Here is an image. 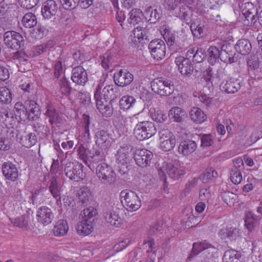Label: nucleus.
<instances>
[{"mask_svg":"<svg viewBox=\"0 0 262 262\" xmlns=\"http://www.w3.org/2000/svg\"><path fill=\"white\" fill-rule=\"evenodd\" d=\"M133 75L125 70H120L116 72L114 75L115 84L121 87L129 84L133 81Z\"/></svg>","mask_w":262,"mask_h":262,"instance_id":"dca6fc26","label":"nucleus"},{"mask_svg":"<svg viewBox=\"0 0 262 262\" xmlns=\"http://www.w3.org/2000/svg\"><path fill=\"white\" fill-rule=\"evenodd\" d=\"M128 162H117V171L118 172L124 177V178H126L128 176L129 167V165L128 163Z\"/></svg>","mask_w":262,"mask_h":262,"instance_id":"bf43d9fd","label":"nucleus"},{"mask_svg":"<svg viewBox=\"0 0 262 262\" xmlns=\"http://www.w3.org/2000/svg\"><path fill=\"white\" fill-rule=\"evenodd\" d=\"M69 229L68 223L66 221L59 220L53 228V233L55 236H62L65 235Z\"/></svg>","mask_w":262,"mask_h":262,"instance_id":"72a5a7b5","label":"nucleus"},{"mask_svg":"<svg viewBox=\"0 0 262 262\" xmlns=\"http://www.w3.org/2000/svg\"><path fill=\"white\" fill-rule=\"evenodd\" d=\"M78 156L80 159L87 165L88 164V161L90 158L89 155V150L87 148V145L85 144H79L77 147Z\"/></svg>","mask_w":262,"mask_h":262,"instance_id":"58836bf2","label":"nucleus"},{"mask_svg":"<svg viewBox=\"0 0 262 262\" xmlns=\"http://www.w3.org/2000/svg\"><path fill=\"white\" fill-rule=\"evenodd\" d=\"M256 216L251 211L246 213L245 217V225L249 230H252L254 228V224L257 220Z\"/></svg>","mask_w":262,"mask_h":262,"instance_id":"13d9d810","label":"nucleus"},{"mask_svg":"<svg viewBox=\"0 0 262 262\" xmlns=\"http://www.w3.org/2000/svg\"><path fill=\"white\" fill-rule=\"evenodd\" d=\"M235 50L242 55H246L251 51L252 47L250 42L246 39H241L237 41L235 45Z\"/></svg>","mask_w":262,"mask_h":262,"instance_id":"c85d7f7f","label":"nucleus"},{"mask_svg":"<svg viewBox=\"0 0 262 262\" xmlns=\"http://www.w3.org/2000/svg\"><path fill=\"white\" fill-rule=\"evenodd\" d=\"M241 18L244 24L247 26L254 25L258 20L259 21V13H252V14L241 15Z\"/></svg>","mask_w":262,"mask_h":262,"instance_id":"864d4df0","label":"nucleus"},{"mask_svg":"<svg viewBox=\"0 0 262 262\" xmlns=\"http://www.w3.org/2000/svg\"><path fill=\"white\" fill-rule=\"evenodd\" d=\"M152 91L161 96H168L172 94L174 86L172 82L168 79L157 78L151 83Z\"/></svg>","mask_w":262,"mask_h":262,"instance_id":"20e7f679","label":"nucleus"},{"mask_svg":"<svg viewBox=\"0 0 262 262\" xmlns=\"http://www.w3.org/2000/svg\"><path fill=\"white\" fill-rule=\"evenodd\" d=\"M176 145L175 138L161 140L160 147L165 151L172 149Z\"/></svg>","mask_w":262,"mask_h":262,"instance_id":"603ef678","label":"nucleus"},{"mask_svg":"<svg viewBox=\"0 0 262 262\" xmlns=\"http://www.w3.org/2000/svg\"><path fill=\"white\" fill-rule=\"evenodd\" d=\"M4 45L9 49L18 50L25 43L23 36L19 33L14 31L6 32L3 36Z\"/></svg>","mask_w":262,"mask_h":262,"instance_id":"39448f33","label":"nucleus"},{"mask_svg":"<svg viewBox=\"0 0 262 262\" xmlns=\"http://www.w3.org/2000/svg\"><path fill=\"white\" fill-rule=\"evenodd\" d=\"M162 14L161 8L149 6L144 11L145 18L151 24H155L159 20Z\"/></svg>","mask_w":262,"mask_h":262,"instance_id":"b1692460","label":"nucleus"},{"mask_svg":"<svg viewBox=\"0 0 262 262\" xmlns=\"http://www.w3.org/2000/svg\"><path fill=\"white\" fill-rule=\"evenodd\" d=\"M22 23L26 28H33L37 24L36 17L32 13H28L24 16L22 19Z\"/></svg>","mask_w":262,"mask_h":262,"instance_id":"37998d69","label":"nucleus"},{"mask_svg":"<svg viewBox=\"0 0 262 262\" xmlns=\"http://www.w3.org/2000/svg\"><path fill=\"white\" fill-rule=\"evenodd\" d=\"M90 158L94 163H98L105 160L104 152L101 149H96L92 155H90Z\"/></svg>","mask_w":262,"mask_h":262,"instance_id":"69168bd1","label":"nucleus"},{"mask_svg":"<svg viewBox=\"0 0 262 262\" xmlns=\"http://www.w3.org/2000/svg\"><path fill=\"white\" fill-rule=\"evenodd\" d=\"M220 88L222 91L227 94H234L240 89V82L238 79H230L222 82Z\"/></svg>","mask_w":262,"mask_h":262,"instance_id":"4be33fe9","label":"nucleus"},{"mask_svg":"<svg viewBox=\"0 0 262 262\" xmlns=\"http://www.w3.org/2000/svg\"><path fill=\"white\" fill-rule=\"evenodd\" d=\"M114 62V59L110 51L106 52L101 60V65L104 69L108 70Z\"/></svg>","mask_w":262,"mask_h":262,"instance_id":"680f3d73","label":"nucleus"},{"mask_svg":"<svg viewBox=\"0 0 262 262\" xmlns=\"http://www.w3.org/2000/svg\"><path fill=\"white\" fill-rule=\"evenodd\" d=\"M77 233L82 236L90 234L93 230V226L91 221H87L82 220L79 222L76 227Z\"/></svg>","mask_w":262,"mask_h":262,"instance_id":"cd10ccee","label":"nucleus"},{"mask_svg":"<svg viewBox=\"0 0 262 262\" xmlns=\"http://www.w3.org/2000/svg\"><path fill=\"white\" fill-rule=\"evenodd\" d=\"M103 217L105 221L113 226L118 227L122 223L119 211L117 209L114 210L112 207L106 209L103 213Z\"/></svg>","mask_w":262,"mask_h":262,"instance_id":"4468645a","label":"nucleus"},{"mask_svg":"<svg viewBox=\"0 0 262 262\" xmlns=\"http://www.w3.org/2000/svg\"><path fill=\"white\" fill-rule=\"evenodd\" d=\"M72 74L71 79L78 85H84L88 80L87 72L82 66L74 68Z\"/></svg>","mask_w":262,"mask_h":262,"instance_id":"f3484780","label":"nucleus"},{"mask_svg":"<svg viewBox=\"0 0 262 262\" xmlns=\"http://www.w3.org/2000/svg\"><path fill=\"white\" fill-rule=\"evenodd\" d=\"M79 201L84 206L87 205L89 201L90 191L86 187H82L80 189L78 192Z\"/></svg>","mask_w":262,"mask_h":262,"instance_id":"6e6d98bb","label":"nucleus"},{"mask_svg":"<svg viewBox=\"0 0 262 262\" xmlns=\"http://www.w3.org/2000/svg\"><path fill=\"white\" fill-rule=\"evenodd\" d=\"M20 107L25 108L28 113V119L30 120H36L40 114L39 105L34 101L27 100L23 105Z\"/></svg>","mask_w":262,"mask_h":262,"instance_id":"2eb2a0df","label":"nucleus"},{"mask_svg":"<svg viewBox=\"0 0 262 262\" xmlns=\"http://www.w3.org/2000/svg\"><path fill=\"white\" fill-rule=\"evenodd\" d=\"M96 174L99 180L103 184H111L115 179V173L111 166L105 163L97 165Z\"/></svg>","mask_w":262,"mask_h":262,"instance_id":"6e6552de","label":"nucleus"},{"mask_svg":"<svg viewBox=\"0 0 262 262\" xmlns=\"http://www.w3.org/2000/svg\"><path fill=\"white\" fill-rule=\"evenodd\" d=\"M37 142V137L33 133H29L20 138L23 146L29 148L35 145Z\"/></svg>","mask_w":262,"mask_h":262,"instance_id":"a19ab883","label":"nucleus"},{"mask_svg":"<svg viewBox=\"0 0 262 262\" xmlns=\"http://www.w3.org/2000/svg\"><path fill=\"white\" fill-rule=\"evenodd\" d=\"M45 115L49 119L51 125L56 124L59 122L58 113L53 105L51 104L47 105Z\"/></svg>","mask_w":262,"mask_h":262,"instance_id":"e433bc0d","label":"nucleus"},{"mask_svg":"<svg viewBox=\"0 0 262 262\" xmlns=\"http://www.w3.org/2000/svg\"><path fill=\"white\" fill-rule=\"evenodd\" d=\"M149 32L146 28L137 26L135 28L132 35V41L135 45L141 42L144 39L149 40Z\"/></svg>","mask_w":262,"mask_h":262,"instance_id":"aec40b11","label":"nucleus"},{"mask_svg":"<svg viewBox=\"0 0 262 262\" xmlns=\"http://www.w3.org/2000/svg\"><path fill=\"white\" fill-rule=\"evenodd\" d=\"M101 88L99 84L97 85L94 93V98L96 100V104L97 109L99 112L106 117H110L113 113V108L111 101L102 100L101 95Z\"/></svg>","mask_w":262,"mask_h":262,"instance_id":"423d86ee","label":"nucleus"},{"mask_svg":"<svg viewBox=\"0 0 262 262\" xmlns=\"http://www.w3.org/2000/svg\"><path fill=\"white\" fill-rule=\"evenodd\" d=\"M242 174L240 170L231 169L230 172V179L232 182L237 185L239 184L242 181Z\"/></svg>","mask_w":262,"mask_h":262,"instance_id":"0e129e2a","label":"nucleus"},{"mask_svg":"<svg viewBox=\"0 0 262 262\" xmlns=\"http://www.w3.org/2000/svg\"><path fill=\"white\" fill-rule=\"evenodd\" d=\"M49 189L53 197H57L61 194L60 185L55 177L49 181Z\"/></svg>","mask_w":262,"mask_h":262,"instance_id":"ea45409f","label":"nucleus"},{"mask_svg":"<svg viewBox=\"0 0 262 262\" xmlns=\"http://www.w3.org/2000/svg\"><path fill=\"white\" fill-rule=\"evenodd\" d=\"M33 128L34 130L37 132L42 138L48 136L50 133L49 128L39 122H36L34 124Z\"/></svg>","mask_w":262,"mask_h":262,"instance_id":"de8ad7c7","label":"nucleus"},{"mask_svg":"<svg viewBox=\"0 0 262 262\" xmlns=\"http://www.w3.org/2000/svg\"><path fill=\"white\" fill-rule=\"evenodd\" d=\"M59 89L61 93L64 95H70L72 91L70 86V81L66 78L63 77L59 81Z\"/></svg>","mask_w":262,"mask_h":262,"instance_id":"09e8293b","label":"nucleus"},{"mask_svg":"<svg viewBox=\"0 0 262 262\" xmlns=\"http://www.w3.org/2000/svg\"><path fill=\"white\" fill-rule=\"evenodd\" d=\"M208 53L211 59H213L215 61L219 58L221 59V51L217 47H210L208 50Z\"/></svg>","mask_w":262,"mask_h":262,"instance_id":"774afa93","label":"nucleus"},{"mask_svg":"<svg viewBox=\"0 0 262 262\" xmlns=\"http://www.w3.org/2000/svg\"><path fill=\"white\" fill-rule=\"evenodd\" d=\"M116 156L117 162H128L132 156L131 149L128 146L121 147L118 149Z\"/></svg>","mask_w":262,"mask_h":262,"instance_id":"c9c22d12","label":"nucleus"},{"mask_svg":"<svg viewBox=\"0 0 262 262\" xmlns=\"http://www.w3.org/2000/svg\"><path fill=\"white\" fill-rule=\"evenodd\" d=\"M120 196L122 204L129 211H136L141 207V201L133 191L123 190L121 191Z\"/></svg>","mask_w":262,"mask_h":262,"instance_id":"7ed1b4c3","label":"nucleus"},{"mask_svg":"<svg viewBox=\"0 0 262 262\" xmlns=\"http://www.w3.org/2000/svg\"><path fill=\"white\" fill-rule=\"evenodd\" d=\"M0 122L4 123L7 127H12L16 123V117L14 118L13 114L7 110L0 111Z\"/></svg>","mask_w":262,"mask_h":262,"instance_id":"bb28decb","label":"nucleus"},{"mask_svg":"<svg viewBox=\"0 0 262 262\" xmlns=\"http://www.w3.org/2000/svg\"><path fill=\"white\" fill-rule=\"evenodd\" d=\"M12 100V94L7 87L0 88V102L3 104H9Z\"/></svg>","mask_w":262,"mask_h":262,"instance_id":"49530a36","label":"nucleus"},{"mask_svg":"<svg viewBox=\"0 0 262 262\" xmlns=\"http://www.w3.org/2000/svg\"><path fill=\"white\" fill-rule=\"evenodd\" d=\"M152 157V152L146 149L136 150L134 156L136 164L142 167L149 166Z\"/></svg>","mask_w":262,"mask_h":262,"instance_id":"ddd939ff","label":"nucleus"},{"mask_svg":"<svg viewBox=\"0 0 262 262\" xmlns=\"http://www.w3.org/2000/svg\"><path fill=\"white\" fill-rule=\"evenodd\" d=\"M175 15L186 23H188L191 20V18L192 16V11L190 7L184 5L180 7L179 11L178 12H176Z\"/></svg>","mask_w":262,"mask_h":262,"instance_id":"c756f323","label":"nucleus"},{"mask_svg":"<svg viewBox=\"0 0 262 262\" xmlns=\"http://www.w3.org/2000/svg\"><path fill=\"white\" fill-rule=\"evenodd\" d=\"M30 216L28 213L15 218H10L9 220L14 226L20 228H26L28 226V221Z\"/></svg>","mask_w":262,"mask_h":262,"instance_id":"f704fd0d","label":"nucleus"},{"mask_svg":"<svg viewBox=\"0 0 262 262\" xmlns=\"http://www.w3.org/2000/svg\"><path fill=\"white\" fill-rule=\"evenodd\" d=\"M80 0H60L63 8L66 10H71L78 5Z\"/></svg>","mask_w":262,"mask_h":262,"instance_id":"e2e57ef3","label":"nucleus"},{"mask_svg":"<svg viewBox=\"0 0 262 262\" xmlns=\"http://www.w3.org/2000/svg\"><path fill=\"white\" fill-rule=\"evenodd\" d=\"M36 216L38 222L42 223L44 226L51 223L54 218V214L51 209L46 206L39 207L37 211Z\"/></svg>","mask_w":262,"mask_h":262,"instance_id":"a211bd4d","label":"nucleus"},{"mask_svg":"<svg viewBox=\"0 0 262 262\" xmlns=\"http://www.w3.org/2000/svg\"><path fill=\"white\" fill-rule=\"evenodd\" d=\"M175 62L178 66L181 74L184 76L190 77L193 74L196 76L198 71L195 70L188 58L179 56L176 58Z\"/></svg>","mask_w":262,"mask_h":262,"instance_id":"9b49d317","label":"nucleus"},{"mask_svg":"<svg viewBox=\"0 0 262 262\" xmlns=\"http://www.w3.org/2000/svg\"><path fill=\"white\" fill-rule=\"evenodd\" d=\"M138 97L130 95L123 96L119 101L120 107L121 109L128 110L133 107L137 102Z\"/></svg>","mask_w":262,"mask_h":262,"instance_id":"473e14b6","label":"nucleus"},{"mask_svg":"<svg viewBox=\"0 0 262 262\" xmlns=\"http://www.w3.org/2000/svg\"><path fill=\"white\" fill-rule=\"evenodd\" d=\"M96 144L102 148H107L111 145V137L107 131L100 129L95 134Z\"/></svg>","mask_w":262,"mask_h":262,"instance_id":"393cba45","label":"nucleus"},{"mask_svg":"<svg viewBox=\"0 0 262 262\" xmlns=\"http://www.w3.org/2000/svg\"><path fill=\"white\" fill-rule=\"evenodd\" d=\"M82 126L83 128L82 133V138L84 142H88L91 139L89 126L90 124V117L86 114H84L82 117Z\"/></svg>","mask_w":262,"mask_h":262,"instance_id":"4c0bfd02","label":"nucleus"},{"mask_svg":"<svg viewBox=\"0 0 262 262\" xmlns=\"http://www.w3.org/2000/svg\"><path fill=\"white\" fill-rule=\"evenodd\" d=\"M168 115L169 118L173 119L174 121L180 122L183 118L184 112L181 108L174 107L170 110Z\"/></svg>","mask_w":262,"mask_h":262,"instance_id":"79ce46f5","label":"nucleus"},{"mask_svg":"<svg viewBox=\"0 0 262 262\" xmlns=\"http://www.w3.org/2000/svg\"><path fill=\"white\" fill-rule=\"evenodd\" d=\"M13 138V130L8 132L6 136L0 137V150H9L12 147Z\"/></svg>","mask_w":262,"mask_h":262,"instance_id":"a878e982","label":"nucleus"},{"mask_svg":"<svg viewBox=\"0 0 262 262\" xmlns=\"http://www.w3.org/2000/svg\"><path fill=\"white\" fill-rule=\"evenodd\" d=\"M239 257L240 254L237 251L229 250L224 253L223 260L224 262H237Z\"/></svg>","mask_w":262,"mask_h":262,"instance_id":"8fccbe9b","label":"nucleus"},{"mask_svg":"<svg viewBox=\"0 0 262 262\" xmlns=\"http://www.w3.org/2000/svg\"><path fill=\"white\" fill-rule=\"evenodd\" d=\"M151 56L158 61L162 60L166 54V46L164 42L159 39L152 40L148 45Z\"/></svg>","mask_w":262,"mask_h":262,"instance_id":"9d476101","label":"nucleus"},{"mask_svg":"<svg viewBox=\"0 0 262 262\" xmlns=\"http://www.w3.org/2000/svg\"><path fill=\"white\" fill-rule=\"evenodd\" d=\"M157 132L155 123L151 121L139 122L136 125L134 134L140 141H143L153 136Z\"/></svg>","mask_w":262,"mask_h":262,"instance_id":"f03ea898","label":"nucleus"},{"mask_svg":"<svg viewBox=\"0 0 262 262\" xmlns=\"http://www.w3.org/2000/svg\"><path fill=\"white\" fill-rule=\"evenodd\" d=\"M239 8L241 10L242 15L257 13V8L251 2L242 3L239 5Z\"/></svg>","mask_w":262,"mask_h":262,"instance_id":"a18cd8bd","label":"nucleus"},{"mask_svg":"<svg viewBox=\"0 0 262 262\" xmlns=\"http://www.w3.org/2000/svg\"><path fill=\"white\" fill-rule=\"evenodd\" d=\"M83 168L84 166L77 161L68 162L63 166V173L70 180L79 182L86 177Z\"/></svg>","mask_w":262,"mask_h":262,"instance_id":"f257e3e1","label":"nucleus"},{"mask_svg":"<svg viewBox=\"0 0 262 262\" xmlns=\"http://www.w3.org/2000/svg\"><path fill=\"white\" fill-rule=\"evenodd\" d=\"M163 36L169 46H172L176 43L175 35L168 30H164Z\"/></svg>","mask_w":262,"mask_h":262,"instance_id":"338daca9","label":"nucleus"},{"mask_svg":"<svg viewBox=\"0 0 262 262\" xmlns=\"http://www.w3.org/2000/svg\"><path fill=\"white\" fill-rule=\"evenodd\" d=\"M197 144L191 140L182 141L178 147V151L184 156H188L193 153L196 149Z\"/></svg>","mask_w":262,"mask_h":262,"instance_id":"5701e85b","label":"nucleus"},{"mask_svg":"<svg viewBox=\"0 0 262 262\" xmlns=\"http://www.w3.org/2000/svg\"><path fill=\"white\" fill-rule=\"evenodd\" d=\"M150 112L152 119L157 122H163L167 119L166 114L160 109H153Z\"/></svg>","mask_w":262,"mask_h":262,"instance_id":"3c124183","label":"nucleus"},{"mask_svg":"<svg viewBox=\"0 0 262 262\" xmlns=\"http://www.w3.org/2000/svg\"><path fill=\"white\" fill-rule=\"evenodd\" d=\"M191 120L196 123H202L206 119L205 113L199 107H192L190 112Z\"/></svg>","mask_w":262,"mask_h":262,"instance_id":"7c9ffc66","label":"nucleus"},{"mask_svg":"<svg viewBox=\"0 0 262 262\" xmlns=\"http://www.w3.org/2000/svg\"><path fill=\"white\" fill-rule=\"evenodd\" d=\"M233 46L230 43L224 42L221 48V60L224 62H234Z\"/></svg>","mask_w":262,"mask_h":262,"instance_id":"412c9836","label":"nucleus"},{"mask_svg":"<svg viewBox=\"0 0 262 262\" xmlns=\"http://www.w3.org/2000/svg\"><path fill=\"white\" fill-rule=\"evenodd\" d=\"M129 17L127 21L129 24L135 25L141 20V16L142 15L140 9H134L128 14Z\"/></svg>","mask_w":262,"mask_h":262,"instance_id":"c03bdc74","label":"nucleus"},{"mask_svg":"<svg viewBox=\"0 0 262 262\" xmlns=\"http://www.w3.org/2000/svg\"><path fill=\"white\" fill-rule=\"evenodd\" d=\"M118 88L113 85L105 86L101 91L102 100L106 101H112L116 97V93H117Z\"/></svg>","mask_w":262,"mask_h":262,"instance_id":"2f4dec72","label":"nucleus"},{"mask_svg":"<svg viewBox=\"0 0 262 262\" xmlns=\"http://www.w3.org/2000/svg\"><path fill=\"white\" fill-rule=\"evenodd\" d=\"M247 63L249 72L250 71L257 70L259 67V58L255 55H251L247 58Z\"/></svg>","mask_w":262,"mask_h":262,"instance_id":"5fc2aeb1","label":"nucleus"},{"mask_svg":"<svg viewBox=\"0 0 262 262\" xmlns=\"http://www.w3.org/2000/svg\"><path fill=\"white\" fill-rule=\"evenodd\" d=\"M165 172L170 178L174 180L179 179L185 173L183 169L178 168L171 163H164L163 166L158 169V174L161 180L166 182Z\"/></svg>","mask_w":262,"mask_h":262,"instance_id":"0eeeda50","label":"nucleus"},{"mask_svg":"<svg viewBox=\"0 0 262 262\" xmlns=\"http://www.w3.org/2000/svg\"><path fill=\"white\" fill-rule=\"evenodd\" d=\"M3 174L10 181H15L18 176V172L15 165L11 162H4L2 166Z\"/></svg>","mask_w":262,"mask_h":262,"instance_id":"6ab92c4d","label":"nucleus"},{"mask_svg":"<svg viewBox=\"0 0 262 262\" xmlns=\"http://www.w3.org/2000/svg\"><path fill=\"white\" fill-rule=\"evenodd\" d=\"M190 29L193 35L198 38L204 35V26L201 24L196 25L195 23L191 24Z\"/></svg>","mask_w":262,"mask_h":262,"instance_id":"052dcab7","label":"nucleus"},{"mask_svg":"<svg viewBox=\"0 0 262 262\" xmlns=\"http://www.w3.org/2000/svg\"><path fill=\"white\" fill-rule=\"evenodd\" d=\"M58 9V4L54 0H47L42 4L41 15L46 19H55Z\"/></svg>","mask_w":262,"mask_h":262,"instance_id":"f8f14e48","label":"nucleus"},{"mask_svg":"<svg viewBox=\"0 0 262 262\" xmlns=\"http://www.w3.org/2000/svg\"><path fill=\"white\" fill-rule=\"evenodd\" d=\"M192 249L195 252V254L205 251L204 254L208 259L217 257L219 254L218 249L205 240L201 243H194Z\"/></svg>","mask_w":262,"mask_h":262,"instance_id":"1a4fd4ad","label":"nucleus"},{"mask_svg":"<svg viewBox=\"0 0 262 262\" xmlns=\"http://www.w3.org/2000/svg\"><path fill=\"white\" fill-rule=\"evenodd\" d=\"M84 216L82 217L84 221H91V224L94 221V217L97 214V210L93 207L84 209L82 211Z\"/></svg>","mask_w":262,"mask_h":262,"instance_id":"4d7b16f0","label":"nucleus"}]
</instances>
